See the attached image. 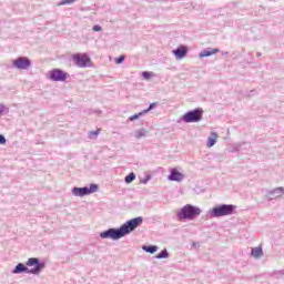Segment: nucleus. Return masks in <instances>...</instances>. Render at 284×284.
<instances>
[{"instance_id": "obj_12", "label": "nucleus", "mask_w": 284, "mask_h": 284, "mask_svg": "<svg viewBox=\"0 0 284 284\" xmlns=\"http://www.w3.org/2000/svg\"><path fill=\"white\" fill-rule=\"evenodd\" d=\"M216 141H219V134L212 132L211 136L207 139L206 148H214Z\"/></svg>"}, {"instance_id": "obj_19", "label": "nucleus", "mask_w": 284, "mask_h": 284, "mask_svg": "<svg viewBox=\"0 0 284 284\" xmlns=\"http://www.w3.org/2000/svg\"><path fill=\"white\" fill-rule=\"evenodd\" d=\"M142 77H143V79H145L146 81H149V79H151L152 77H154V73H153V72H150V71H144V72H142Z\"/></svg>"}, {"instance_id": "obj_14", "label": "nucleus", "mask_w": 284, "mask_h": 284, "mask_svg": "<svg viewBox=\"0 0 284 284\" xmlns=\"http://www.w3.org/2000/svg\"><path fill=\"white\" fill-rule=\"evenodd\" d=\"M22 272H28V268L23 263H19L13 270V274H21Z\"/></svg>"}, {"instance_id": "obj_21", "label": "nucleus", "mask_w": 284, "mask_h": 284, "mask_svg": "<svg viewBox=\"0 0 284 284\" xmlns=\"http://www.w3.org/2000/svg\"><path fill=\"white\" fill-rule=\"evenodd\" d=\"M168 250L164 248L160 254L156 255V258H168Z\"/></svg>"}, {"instance_id": "obj_27", "label": "nucleus", "mask_w": 284, "mask_h": 284, "mask_svg": "<svg viewBox=\"0 0 284 284\" xmlns=\"http://www.w3.org/2000/svg\"><path fill=\"white\" fill-rule=\"evenodd\" d=\"M274 192H275V194H283L284 190H283V187H278Z\"/></svg>"}, {"instance_id": "obj_11", "label": "nucleus", "mask_w": 284, "mask_h": 284, "mask_svg": "<svg viewBox=\"0 0 284 284\" xmlns=\"http://www.w3.org/2000/svg\"><path fill=\"white\" fill-rule=\"evenodd\" d=\"M173 54L176 57V59H184V57L187 54V48L181 45L173 51Z\"/></svg>"}, {"instance_id": "obj_4", "label": "nucleus", "mask_w": 284, "mask_h": 284, "mask_svg": "<svg viewBox=\"0 0 284 284\" xmlns=\"http://www.w3.org/2000/svg\"><path fill=\"white\" fill-rule=\"evenodd\" d=\"M72 60L74 61L78 68H91L92 67V59L85 53H74L72 54Z\"/></svg>"}, {"instance_id": "obj_7", "label": "nucleus", "mask_w": 284, "mask_h": 284, "mask_svg": "<svg viewBox=\"0 0 284 284\" xmlns=\"http://www.w3.org/2000/svg\"><path fill=\"white\" fill-rule=\"evenodd\" d=\"M99 190L97 184H91L90 187H74L73 194L74 196H88V194H94Z\"/></svg>"}, {"instance_id": "obj_23", "label": "nucleus", "mask_w": 284, "mask_h": 284, "mask_svg": "<svg viewBox=\"0 0 284 284\" xmlns=\"http://www.w3.org/2000/svg\"><path fill=\"white\" fill-rule=\"evenodd\" d=\"M77 0H63L60 6H67L68 3H74Z\"/></svg>"}, {"instance_id": "obj_1", "label": "nucleus", "mask_w": 284, "mask_h": 284, "mask_svg": "<svg viewBox=\"0 0 284 284\" xmlns=\"http://www.w3.org/2000/svg\"><path fill=\"white\" fill-rule=\"evenodd\" d=\"M143 225V217H135L126 223H124L120 229H109L100 234L101 239H112L116 241L119 239H123L125 234H130V232H134L136 227Z\"/></svg>"}, {"instance_id": "obj_24", "label": "nucleus", "mask_w": 284, "mask_h": 284, "mask_svg": "<svg viewBox=\"0 0 284 284\" xmlns=\"http://www.w3.org/2000/svg\"><path fill=\"white\" fill-rule=\"evenodd\" d=\"M101 30H102L101 26L93 27V32H101Z\"/></svg>"}, {"instance_id": "obj_22", "label": "nucleus", "mask_w": 284, "mask_h": 284, "mask_svg": "<svg viewBox=\"0 0 284 284\" xmlns=\"http://www.w3.org/2000/svg\"><path fill=\"white\" fill-rule=\"evenodd\" d=\"M125 61V55H120L118 59H115V63L119 65Z\"/></svg>"}, {"instance_id": "obj_20", "label": "nucleus", "mask_w": 284, "mask_h": 284, "mask_svg": "<svg viewBox=\"0 0 284 284\" xmlns=\"http://www.w3.org/2000/svg\"><path fill=\"white\" fill-rule=\"evenodd\" d=\"M136 179V175L134 173H130L129 175L125 176V183H132Z\"/></svg>"}, {"instance_id": "obj_26", "label": "nucleus", "mask_w": 284, "mask_h": 284, "mask_svg": "<svg viewBox=\"0 0 284 284\" xmlns=\"http://www.w3.org/2000/svg\"><path fill=\"white\" fill-rule=\"evenodd\" d=\"M0 145H6V138L0 135Z\"/></svg>"}, {"instance_id": "obj_3", "label": "nucleus", "mask_w": 284, "mask_h": 284, "mask_svg": "<svg viewBox=\"0 0 284 284\" xmlns=\"http://www.w3.org/2000/svg\"><path fill=\"white\" fill-rule=\"evenodd\" d=\"M234 210H236L235 205L222 204L211 210V216L213 219L221 217V216H230L231 214H234Z\"/></svg>"}, {"instance_id": "obj_10", "label": "nucleus", "mask_w": 284, "mask_h": 284, "mask_svg": "<svg viewBox=\"0 0 284 284\" xmlns=\"http://www.w3.org/2000/svg\"><path fill=\"white\" fill-rule=\"evenodd\" d=\"M184 179L183 173L179 172L176 169L171 170V174L169 175V181H178L181 182Z\"/></svg>"}, {"instance_id": "obj_9", "label": "nucleus", "mask_w": 284, "mask_h": 284, "mask_svg": "<svg viewBox=\"0 0 284 284\" xmlns=\"http://www.w3.org/2000/svg\"><path fill=\"white\" fill-rule=\"evenodd\" d=\"M13 65L18 68V70H28V68L31 65V62L30 59L22 57L13 60Z\"/></svg>"}, {"instance_id": "obj_5", "label": "nucleus", "mask_w": 284, "mask_h": 284, "mask_svg": "<svg viewBox=\"0 0 284 284\" xmlns=\"http://www.w3.org/2000/svg\"><path fill=\"white\" fill-rule=\"evenodd\" d=\"M203 119V109H195L183 115V121L185 123H199Z\"/></svg>"}, {"instance_id": "obj_2", "label": "nucleus", "mask_w": 284, "mask_h": 284, "mask_svg": "<svg viewBox=\"0 0 284 284\" xmlns=\"http://www.w3.org/2000/svg\"><path fill=\"white\" fill-rule=\"evenodd\" d=\"M200 215H201V209L199 206H193L191 204H186L180 211H176V216L179 221H184L185 219L189 221H192Z\"/></svg>"}, {"instance_id": "obj_16", "label": "nucleus", "mask_w": 284, "mask_h": 284, "mask_svg": "<svg viewBox=\"0 0 284 284\" xmlns=\"http://www.w3.org/2000/svg\"><path fill=\"white\" fill-rule=\"evenodd\" d=\"M142 250H144V252H149V254H154L156 252V250H159L158 246H143Z\"/></svg>"}, {"instance_id": "obj_17", "label": "nucleus", "mask_w": 284, "mask_h": 284, "mask_svg": "<svg viewBox=\"0 0 284 284\" xmlns=\"http://www.w3.org/2000/svg\"><path fill=\"white\" fill-rule=\"evenodd\" d=\"M143 114H148V110H144V111H141L140 113H136V114H134V115H131V116L129 118V120H131V121H136V119H139V116H143Z\"/></svg>"}, {"instance_id": "obj_13", "label": "nucleus", "mask_w": 284, "mask_h": 284, "mask_svg": "<svg viewBox=\"0 0 284 284\" xmlns=\"http://www.w3.org/2000/svg\"><path fill=\"white\" fill-rule=\"evenodd\" d=\"M251 254H252V256H254V258H261V256H263V247L257 246V247L253 248Z\"/></svg>"}, {"instance_id": "obj_18", "label": "nucleus", "mask_w": 284, "mask_h": 284, "mask_svg": "<svg viewBox=\"0 0 284 284\" xmlns=\"http://www.w3.org/2000/svg\"><path fill=\"white\" fill-rule=\"evenodd\" d=\"M101 134V129H98L97 131L89 132V139H97Z\"/></svg>"}, {"instance_id": "obj_15", "label": "nucleus", "mask_w": 284, "mask_h": 284, "mask_svg": "<svg viewBox=\"0 0 284 284\" xmlns=\"http://www.w3.org/2000/svg\"><path fill=\"white\" fill-rule=\"evenodd\" d=\"M216 52H219V49L204 50L200 53V58L203 59V57H212V54H216Z\"/></svg>"}, {"instance_id": "obj_6", "label": "nucleus", "mask_w": 284, "mask_h": 284, "mask_svg": "<svg viewBox=\"0 0 284 284\" xmlns=\"http://www.w3.org/2000/svg\"><path fill=\"white\" fill-rule=\"evenodd\" d=\"M48 77L51 81H67L70 75L61 69H52L49 71Z\"/></svg>"}, {"instance_id": "obj_25", "label": "nucleus", "mask_w": 284, "mask_h": 284, "mask_svg": "<svg viewBox=\"0 0 284 284\" xmlns=\"http://www.w3.org/2000/svg\"><path fill=\"white\" fill-rule=\"evenodd\" d=\"M154 108H156V102L151 103L149 109H146V110L149 112L150 110H154Z\"/></svg>"}, {"instance_id": "obj_8", "label": "nucleus", "mask_w": 284, "mask_h": 284, "mask_svg": "<svg viewBox=\"0 0 284 284\" xmlns=\"http://www.w3.org/2000/svg\"><path fill=\"white\" fill-rule=\"evenodd\" d=\"M28 267H32L29 272L30 274H39L41 270H43V265L39 263V258L37 257H31L27 262Z\"/></svg>"}]
</instances>
